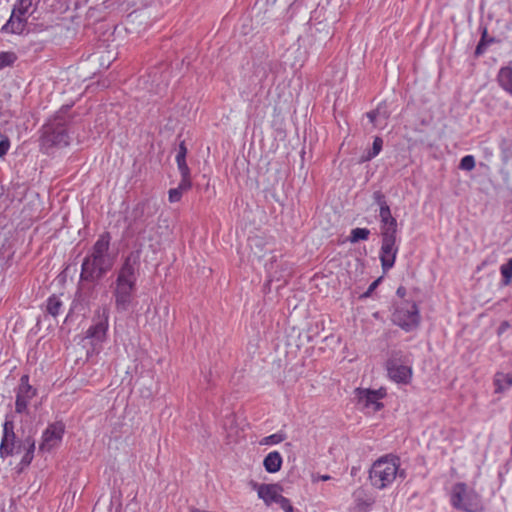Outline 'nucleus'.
<instances>
[{
	"label": "nucleus",
	"mask_w": 512,
	"mask_h": 512,
	"mask_svg": "<svg viewBox=\"0 0 512 512\" xmlns=\"http://www.w3.org/2000/svg\"><path fill=\"white\" fill-rule=\"evenodd\" d=\"M139 267V252H131L124 259L117 272L113 296L115 299V308L118 312H125L131 306L133 293L136 290Z\"/></svg>",
	"instance_id": "nucleus-1"
},
{
	"label": "nucleus",
	"mask_w": 512,
	"mask_h": 512,
	"mask_svg": "<svg viewBox=\"0 0 512 512\" xmlns=\"http://www.w3.org/2000/svg\"><path fill=\"white\" fill-rule=\"evenodd\" d=\"M110 235L102 234L92 247L81 266L80 280L82 282H97L114 264V257L109 253Z\"/></svg>",
	"instance_id": "nucleus-2"
},
{
	"label": "nucleus",
	"mask_w": 512,
	"mask_h": 512,
	"mask_svg": "<svg viewBox=\"0 0 512 512\" xmlns=\"http://www.w3.org/2000/svg\"><path fill=\"white\" fill-rule=\"evenodd\" d=\"M403 473L399 471V458L387 455L373 463L369 477L374 487L384 489L394 482L397 475L403 477Z\"/></svg>",
	"instance_id": "nucleus-3"
},
{
	"label": "nucleus",
	"mask_w": 512,
	"mask_h": 512,
	"mask_svg": "<svg viewBox=\"0 0 512 512\" xmlns=\"http://www.w3.org/2000/svg\"><path fill=\"white\" fill-rule=\"evenodd\" d=\"M453 507L465 512H481L482 504L480 496L464 483L454 485L451 494Z\"/></svg>",
	"instance_id": "nucleus-4"
},
{
	"label": "nucleus",
	"mask_w": 512,
	"mask_h": 512,
	"mask_svg": "<svg viewBox=\"0 0 512 512\" xmlns=\"http://www.w3.org/2000/svg\"><path fill=\"white\" fill-rule=\"evenodd\" d=\"M69 142L70 137L60 116L44 125L41 138V145L44 149L66 147Z\"/></svg>",
	"instance_id": "nucleus-5"
},
{
	"label": "nucleus",
	"mask_w": 512,
	"mask_h": 512,
	"mask_svg": "<svg viewBox=\"0 0 512 512\" xmlns=\"http://www.w3.org/2000/svg\"><path fill=\"white\" fill-rule=\"evenodd\" d=\"M392 322L407 332L417 328L420 322L417 305L408 301L397 304L392 314Z\"/></svg>",
	"instance_id": "nucleus-6"
},
{
	"label": "nucleus",
	"mask_w": 512,
	"mask_h": 512,
	"mask_svg": "<svg viewBox=\"0 0 512 512\" xmlns=\"http://www.w3.org/2000/svg\"><path fill=\"white\" fill-rule=\"evenodd\" d=\"M385 395L386 391L383 388L378 390L357 388L355 390L357 405L359 406V409L366 411V413L379 411L383 407L380 400L384 398Z\"/></svg>",
	"instance_id": "nucleus-7"
},
{
	"label": "nucleus",
	"mask_w": 512,
	"mask_h": 512,
	"mask_svg": "<svg viewBox=\"0 0 512 512\" xmlns=\"http://www.w3.org/2000/svg\"><path fill=\"white\" fill-rule=\"evenodd\" d=\"M32 0H18L15 5L11 17L3 26V30L11 33H22L25 29L27 16L30 15Z\"/></svg>",
	"instance_id": "nucleus-8"
},
{
	"label": "nucleus",
	"mask_w": 512,
	"mask_h": 512,
	"mask_svg": "<svg viewBox=\"0 0 512 512\" xmlns=\"http://www.w3.org/2000/svg\"><path fill=\"white\" fill-rule=\"evenodd\" d=\"M108 319V307L104 306L96 311L94 324L87 330L86 333V338L91 340L92 345L97 346L106 339Z\"/></svg>",
	"instance_id": "nucleus-9"
},
{
	"label": "nucleus",
	"mask_w": 512,
	"mask_h": 512,
	"mask_svg": "<svg viewBox=\"0 0 512 512\" xmlns=\"http://www.w3.org/2000/svg\"><path fill=\"white\" fill-rule=\"evenodd\" d=\"M397 236H381L379 259L384 273L388 272L395 264L398 245Z\"/></svg>",
	"instance_id": "nucleus-10"
},
{
	"label": "nucleus",
	"mask_w": 512,
	"mask_h": 512,
	"mask_svg": "<svg viewBox=\"0 0 512 512\" xmlns=\"http://www.w3.org/2000/svg\"><path fill=\"white\" fill-rule=\"evenodd\" d=\"M64 431L65 426L63 423L56 422L50 424L43 432L42 441L39 445V451L43 453L50 452L55 447L59 446L62 441Z\"/></svg>",
	"instance_id": "nucleus-11"
},
{
	"label": "nucleus",
	"mask_w": 512,
	"mask_h": 512,
	"mask_svg": "<svg viewBox=\"0 0 512 512\" xmlns=\"http://www.w3.org/2000/svg\"><path fill=\"white\" fill-rule=\"evenodd\" d=\"M16 436L14 433V424L11 420H5L3 424V437L0 445V455L2 458L14 455L16 449Z\"/></svg>",
	"instance_id": "nucleus-12"
},
{
	"label": "nucleus",
	"mask_w": 512,
	"mask_h": 512,
	"mask_svg": "<svg viewBox=\"0 0 512 512\" xmlns=\"http://www.w3.org/2000/svg\"><path fill=\"white\" fill-rule=\"evenodd\" d=\"M387 371L389 377L397 383L407 384L412 377L411 367L399 364L395 359L388 360Z\"/></svg>",
	"instance_id": "nucleus-13"
},
{
	"label": "nucleus",
	"mask_w": 512,
	"mask_h": 512,
	"mask_svg": "<svg viewBox=\"0 0 512 512\" xmlns=\"http://www.w3.org/2000/svg\"><path fill=\"white\" fill-rule=\"evenodd\" d=\"M27 379V376H23L21 378V384L17 392L15 403V410L17 413H23L26 410L29 401L36 394L35 389L27 383Z\"/></svg>",
	"instance_id": "nucleus-14"
},
{
	"label": "nucleus",
	"mask_w": 512,
	"mask_h": 512,
	"mask_svg": "<svg viewBox=\"0 0 512 512\" xmlns=\"http://www.w3.org/2000/svg\"><path fill=\"white\" fill-rule=\"evenodd\" d=\"M257 490L258 497L264 501L267 506L272 503H278V498H281L282 487L278 484H254Z\"/></svg>",
	"instance_id": "nucleus-15"
},
{
	"label": "nucleus",
	"mask_w": 512,
	"mask_h": 512,
	"mask_svg": "<svg viewBox=\"0 0 512 512\" xmlns=\"http://www.w3.org/2000/svg\"><path fill=\"white\" fill-rule=\"evenodd\" d=\"M380 236H397V221L392 216L389 206L380 207Z\"/></svg>",
	"instance_id": "nucleus-16"
},
{
	"label": "nucleus",
	"mask_w": 512,
	"mask_h": 512,
	"mask_svg": "<svg viewBox=\"0 0 512 512\" xmlns=\"http://www.w3.org/2000/svg\"><path fill=\"white\" fill-rule=\"evenodd\" d=\"M34 450H35V441L27 437L22 442L16 443V449H14V455H20L23 454L21 457V464L27 466L31 463L33 456H34Z\"/></svg>",
	"instance_id": "nucleus-17"
},
{
	"label": "nucleus",
	"mask_w": 512,
	"mask_h": 512,
	"mask_svg": "<svg viewBox=\"0 0 512 512\" xmlns=\"http://www.w3.org/2000/svg\"><path fill=\"white\" fill-rule=\"evenodd\" d=\"M95 282H82L78 286L76 299L83 305H89L96 298Z\"/></svg>",
	"instance_id": "nucleus-18"
},
{
	"label": "nucleus",
	"mask_w": 512,
	"mask_h": 512,
	"mask_svg": "<svg viewBox=\"0 0 512 512\" xmlns=\"http://www.w3.org/2000/svg\"><path fill=\"white\" fill-rule=\"evenodd\" d=\"M353 497L357 512H366L374 502L373 498L361 488L354 492Z\"/></svg>",
	"instance_id": "nucleus-19"
},
{
	"label": "nucleus",
	"mask_w": 512,
	"mask_h": 512,
	"mask_svg": "<svg viewBox=\"0 0 512 512\" xmlns=\"http://www.w3.org/2000/svg\"><path fill=\"white\" fill-rule=\"evenodd\" d=\"M497 82L499 86L512 96V67H501L497 74Z\"/></svg>",
	"instance_id": "nucleus-20"
},
{
	"label": "nucleus",
	"mask_w": 512,
	"mask_h": 512,
	"mask_svg": "<svg viewBox=\"0 0 512 512\" xmlns=\"http://www.w3.org/2000/svg\"><path fill=\"white\" fill-rule=\"evenodd\" d=\"M264 468L269 473H276L281 469L282 457L278 451L270 452L263 461Z\"/></svg>",
	"instance_id": "nucleus-21"
},
{
	"label": "nucleus",
	"mask_w": 512,
	"mask_h": 512,
	"mask_svg": "<svg viewBox=\"0 0 512 512\" xmlns=\"http://www.w3.org/2000/svg\"><path fill=\"white\" fill-rule=\"evenodd\" d=\"M495 392L502 393L512 386V375L497 372L494 376Z\"/></svg>",
	"instance_id": "nucleus-22"
},
{
	"label": "nucleus",
	"mask_w": 512,
	"mask_h": 512,
	"mask_svg": "<svg viewBox=\"0 0 512 512\" xmlns=\"http://www.w3.org/2000/svg\"><path fill=\"white\" fill-rule=\"evenodd\" d=\"M367 117L370 122L375 126H380L381 120L385 121L388 118L386 110H383L380 106L376 110L367 113Z\"/></svg>",
	"instance_id": "nucleus-23"
},
{
	"label": "nucleus",
	"mask_w": 512,
	"mask_h": 512,
	"mask_svg": "<svg viewBox=\"0 0 512 512\" xmlns=\"http://www.w3.org/2000/svg\"><path fill=\"white\" fill-rule=\"evenodd\" d=\"M382 145H383V140L380 137H375L372 149L369 150L367 154H365L361 157V161L362 162L370 161L371 159L376 157L380 153V151L382 149Z\"/></svg>",
	"instance_id": "nucleus-24"
},
{
	"label": "nucleus",
	"mask_w": 512,
	"mask_h": 512,
	"mask_svg": "<svg viewBox=\"0 0 512 512\" xmlns=\"http://www.w3.org/2000/svg\"><path fill=\"white\" fill-rule=\"evenodd\" d=\"M370 235V230L367 228H354L352 229L349 237L351 243L367 240Z\"/></svg>",
	"instance_id": "nucleus-25"
},
{
	"label": "nucleus",
	"mask_w": 512,
	"mask_h": 512,
	"mask_svg": "<svg viewBox=\"0 0 512 512\" xmlns=\"http://www.w3.org/2000/svg\"><path fill=\"white\" fill-rule=\"evenodd\" d=\"M61 306H62V302L56 295H53L48 298L47 312L49 314H51L52 316H57L59 314Z\"/></svg>",
	"instance_id": "nucleus-26"
},
{
	"label": "nucleus",
	"mask_w": 512,
	"mask_h": 512,
	"mask_svg": "<svg viewBox=\"0 0 512 512\" xmlns=\"http://www.w3.org/2000/svg\"><path fill=\"white\" fill-rule=\"evenodd\" d=\"M500 271L503 276L504 284L508 285L512 278V258H510L507 261V263H505L501 266Z\"/></svg>",
	"instance_id": "nucleus-27"
},
{
	"label": "nucleus",
	"mask_w": 512,
	"mask_h": 512,
	"mask_svg": "<svg viewBox=\"0 0 512 512\" xmlns=\"http://www.w3.org/2000/svg\"><path fill=\"white\" fill-rule=\"evenodd\" d=\"M16 60V56L12 52H0V70L10 66Z\"/></svg>",
	"instance_id": "nucleus-28"
},
{
	"label": "nucleus",
	"mask_w": 512,
	"mask_h": 512,
	"mask_svg": "<svg viewBox=\"0 0 512 512\" xmlns=\"http://www.w3.org/2000/svg\"><path fill=\"white\" fill-rule=\"evenodd\" d=\"M152 232H153V228H150V229L145 228L143 231H141L139 233L138 241H139L140 246H142L146 241H149V242L154 241ZM149 246L154 247V244L150 243Z\"/></svg>",
	"instance_id": "nucleus-29"
},
{
	"label": "nucleus",
	"mask_w": 512,
	"mask_h": 512,
	"mask_svg": "<svg viewBox=\"0 0 512 512\" xmlns=\"http://www.w3.org/2000/svg\"><path fill=\"white\" fill-rule=\"evenodd\" d=\"M459 168L465 171H471L475 168V159L472 155L464 156L459 164Z\"/></svg>",
	"instance_id": "nucleus-30"
},
{
	"label": "nucleus",
	"mask_w": 512,
	"mask_h": 512,
	"mask_svg": "<svg viewBox=\"0 0 512 512\" xmlns=\"http://www.w3.org/2000/svg\"><path fill=\"white\" fill-rule=\"evenodd\" d=\"M285 437L284 435L280 434V433H275V434H272V435H269L267 437H264L261 441H260V444L261 445H272V444H278L282 441H284Z\"/></svg>",
	"instance_id": "nucleus-31"
},
{
	"label": "nucleus",
	"mask_w": 512,
	"mask_h": 512,
	"mask_svg": "<svg viewBox=\"0 0 512 512\" xmlns=\"http://www.w3.org/2000/svg\"><path fill=\"white\" fill-rule=\"evenodd\" d=\"M91 59L93 61L99 60L100 61V65L103 68H108L110 66L112 60L114 59V57L108 52V55H107L106 59H103L102 56H99V53H96V54L92 55Z\"/></svg>",
	"instance_id": "nucleus-32"
},
{
	"label": "nucleus",
	"mask_w": 512,
	"mask_h": 512,
	"mask_svg": "<svg viewBox=\"0 0 512 512\" xmlns=\"http://www.w3.org/2000/svg\"><path fill=\"white\" fill-rule=\"evenodd\" d=\"M192 186L190 175L181 176V180L178 184V189L183 193L188 191Z\"/></svg>",
	"instance_id": "nucleus-33"
},
{
	"label": "nucleus",
	"mask_w": 512,
	"mask_h": 512,
	"mask_svg": "<svg viewBox=\"0 0 512 512\" xmlns=\"http://www.w3.org/2000/svg\"><path fill=\"white\" fill-rule=\"evenodd\" d=\"M261 245H262V241L260 239H254V240L251 241L250 246H251V250H252V256H251L252 257V259H251L252 262H254L255 259H257V260L261 259V255L258 254V252H256L254 250L255 248H260Z\"/></svg>",
	"instance_id": "nucleus-34"
},
{
	"label": "nucleus",
	"mask_w": 512,
	"mask_h": 512,
	"mask_svg": "<svg viewBox=\"0 0 512 512\" xmlns=\"http://www.w3.org/2000/svg\"><path fill=\"white\" fill-rule=\"evenodd\" d=\"M186 155H187V148L185 146V142L182 141L179 145V148H178V151L176 154V162H181V161L186 160Z\"/></svg>",
	"instance_id": "nucleus-35"
},
{
	"label": "nucleus",
	"mask_w": 512,
	"mask_h": 512,
	"mask_svg": "<svg viewBox=\"0 0 512 512\" xmlns=\"http://www.w3.org/2000/svg\"><path fill=\"white\" fill-rule=\"evenodd\" d=\"M373 199H374L375 203L379 206V208L388 206L385 196L381 191L374 192Z\"/></svg>",
	"instance_id": "nucleus-36"
},
{
	"label": "nucleus",
	"mask_w": 512,
	"mask_h": 512,
	"mask_svg": "<svg viewBox=\"0 0 512 512\" xmlns=\"http://www.w3.org/2000/svg\"><path fill=\"white\" fill-rule=\"evenodd\" d=\"M281 509L284 510V512H293V506L290 503V501L285 498L284 496H281V498H278V503Z\"/></svg>",
	"instance_id": "nucleus-37"
},
{
	"label": "nucleus",
	"mask_w": 512,
	"mask_h": 512,
	"mask_svg": "<svg viewBox=\"0 0 512 512\" xmlns=\"http://www.w3.org/2000/svg\"><path fill=\"white\" fill-rule=\"evenodd\" d=\"M182 192L176 187L169 190V201L178 202L182 197Z\"/></svg>",
	"instance_id": "nucleus-38"
},
{
	"label": "nucleus",
	"mask_w": 512,
	"mask_h": 512,
	"mask_svg": "<svg viewBox=\"0 0 512 512\" xmlns=\"http://www.w3.org/2000/svg\"><path fill=\"white\" fill-rule=\"evenodd\" d=\"M10 148V141L8 138H5L0 141V158L4 157Z\"/></svg>",
	"instance_id": "nucleus-39"
},
{
	"label": "nucleus",
	"mask_w": 512,
	"mask_h": 512,
	"mask_svg": "<svg viewBox=\"0 0 512 512\" xmlns=\"http://www.w3.org/2000/svg\"><path fill=\"white\" fill-rule=\"evenodd\" d=\"M177 166L181 176L190 175V169L186 163V160L177 162Z\"/></svg>",
	"instance_id": "nucleus-40"
},
{
	"label": "nucleus",
	"mask_w": 512,
	"mask_h": 512,
	"mask_svg": "<svg viewBox=\"0 0 512 512\" xmlns=\"http://www.w3.org/2000/svg\"><path fill=\"white\" fill-rule=\"evenodd\" d=\"M382 277H379L375 281H373L370 286L368 287L367 291L362 295V297H369L371 293L377 288L379 283L381 282Z\"/></svg>",
	"instance_id": "nucleus-41"
},
{
	"label": "nucleus",
	"mask_w": 512,
	"mask_h": 512,
	"mask_svg": "<svg viewBox=\"0 0 512 512\" xmlns=\"http://www.w3.org/2000/svg\"><path fill=\"white\" fill-rule=\"evenodd\" d=\"M487 35V30L484 29L483 31V34H482V38L480 40V42L478 43L477 47H476V50H475V54L476 55H480L483 53V49H484V39Z\"/></svg>",
	"instance_id": "nucleus-42"
},
{
	"label": "nucleus",
	"mask_w": 512,
	"mask_h": 512,
	"mask_svg": "<svg viewBox=\"0 0 512 512\" xmlns=\"http://www.w3.org/2000/svg\"><path fill=\"white\" fill-rule=\"evenodd\" d=\"M329 479H331V477L329 475H318V476H313L312 481L313 482H316L318 480L327 481Z\"/></svg>",
	"instance_id": "nucleus-43"
},
{
	"label": "nucleus",
	"mask_w": 512,
	"mask_h": 512,
	"mask_svg": "<svg viewBox=\"0 0 512 512\" xmlns=\"http://www.w3.org/2000/svg\"><path fill=\"white\" fill-rule=\"evenodd\" d=\"M272 266H273V263H271V264H270V267H269V268H267V271H268V273H269V275H270V277H271L269 281H273V279H276L277 281H280V277H276V276H274V275H272V274H271V268H272Z\"/></svg>",
	"instance_id": "nucleus-44"
},
{
	"label": "nucleus",
	"mask_w": 512,
	"mask_h": 512,
	"mask_svg": "<svg viewBox=\"0 0 512 512\" xmlns=\"http://www.w3.org/2000/svg\"><path fill=\"white\" fill-rule=\"evenodd\" d=\"M396 293H397V295H398V296H400V297H402V298H403V297L405 296V294H406V289H405L404 287H402V286H401V287H399V288L397 289V292H396Z\"/></svg>",
	"instance_id": "nucleus-45"
}]
</instances>
